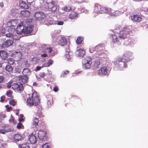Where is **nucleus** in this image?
Here are the masks:
<instances>
[{
    "instance_id": "1",
    "label": "nucleus",
    "mask_w": 148,
    "mask_h": 148,
    "mask_svg": "<svg viewBox=\"0 0 148 148\" xmlns=\"http://www.w3.org/2000/svg\"><path fill=\"white\" fill-rule=\"evenodd\" d=\"M133 31L134 29L132 27H125L122 31H120L119 38L123 40L128 38L130 36L133 35Z\"/></svg>"
},
{
    "instance_id": "2",
    "label": "nucleus",
    "mask_w": 148,
    "mask_h": 148,
    "mask_svg": "<svg viewBox=\"0 0 148 148\" xmlns=\"http://www.w3.org/2000/svg\"><path fill=\"white\" fill-rule=\"evenodd\" d=\"M46 2L48 6L49 10L52 12H55L57 8L55 4V2L53 0H43Z\"/></svg>"
},
{
    "instance_id": "3",
    "label": "nucleus",
    "mask_w": 148,
    "mask_h": 148,
    "mask_svg": "<svg viewBox=\"0 0 148 148\" xmlns=\"http://www.w3.org/2000/svg\"><path fill=\"white\" fill-rule=\"evenodd\" d=\"M92 59L90 57H87L82 60L83 66L86 69L90 68L92 64Z\"/></svg>"
},
{
    "instance_id": "4",
    "label": "nucleus",
    "mask_w": 148,
    "mask_h": 148,
    "mask_svg": "<svg viewBox=\"0 0 148 148\" xmlns=\"http://www.w3.org/2000/svg\"><path fill=\"white\" fill-rule=\"evenodd\" d=\"M127 62L123 58H119L116 62V64H115V66L119 68H126L127 67L126 64Z\"/></svg>"
},
{
    "instance_id": "5",
    "label": "nucleus",
    "mask_w": 148,
    "mask_h": 148,
    "mask_svg": "<svg viewBox=\"0 0 148 148\" xmlns=\"http://www.w3.org/2000/svg\"><path fill=\"white\" fill-rule=\"evenodd\" d=\"M5 39L4 38L1 39L0 41L1 47L2 48L8 47L12 45L13 41L11 40H8L5 42Z\"/></svg>"
},
{
    "instance_id": "6",
    "label": "nucleus",
    "mask_w": 148,
    "mask_h": 148,
    "mask_svg": "<svg viewBox=\"0 0 148 148\" xmlns=\"http://www.w3.org/2000/svg\"><path fill=\"white\" fill-rule=\"evenodd\" d=\"M12 88L14 90L19 92L23 91V90L22 84L20 82L14 83L12 85Z\"/></svg>"
},
{
    "instance_id": "7",
    "label": "nucleus",
    "mask_w": 148,
    "mask_h": 148,
    "mask_svg": "<svg viewBox=\"0 0 148 148\" xmlns=\"http://www.w3.org/2000/svg\"><path fill=\"white\" fill-rule=\"evenodd\" d=\"M38 136L39 139L41 141H45L47 140V134L45 131H39L38 133Z\"/></svg>"
},
{
    "instance_id": "8",
    "label": "nucleus",
    "mask_w": 148,
    "mask_h": 148,
    "mask_svg": "<svg viewBox=\"0 0 148 148\" xmlns=\"http://www.w3.org/2000/svg\"><path fill=\"white\" fill-rule=\"evenodd\" d=\"M34 16L36 20H42L45 18V15L43 12H39L36 13Z\"/></svg>"
},
{
    "instance_id": "9",
    "label": "nucleus",
    "mask_w": 148,
    "mask_h": 148,
    "mask_svg": "<svg viewBox=\"0 0 148 148\" xmlns=\"http://www.w3.org/2000/svg\"><path fill=\"white\" fill-rule=\"evenodd\" d=\"M66 46L67 47V48L66 49L65 56L67 58L68 60L69 61L72 58L73 53L70 51L69 45H66Z\"/></svg>"
},
{
    "instance_id": "10",
    "label": "nucleus",
    "mask_w": 148,
    "mask_h": 148,
    "mask_svg": "<svg viewBox=\"0 0 148 148\" xmlns=\"http://www.w3.org/2000/svg\"><path fill=\"white\" fill-rule=\"evenodd\" d=\"M132 53L129 51H127L123 54V58L128 62L132 58Z\"/></svg>"
},
{
    "instance_id": "11",
    "label": "nucleus",
    "mask_w": 148,
    "mask_h": 148,
    "mask_svg": "<svg viewBox=\"0 0 148 148\" xmlns=\"http://www.w3.org/2000/svg\"><path fill=\"white\" fill-rule=\"evenodd\" d=\"M39 103L38 102H35V101L32 99L30 97L27 98V105L29 106H38L39 107H40V106L38 105Z\"/></svg>"
},
{
    "instance_id": "12",
    "label": "nucleus",
    "mask_w": 148,
    "mask_h": 148,
    "mask_svg": "<svg viewBox=\"0 0 148 148\" xmlns=\"http://www.w3.org/2000/svg\"><path fill=\"white\" fill-rule=\"evenodd\" d=\"M22 56V54L20 52L15 51L12 54V57L16 61H18L20 60Z\"/></svg>"
},
{
    "instance_id": "13",
    "label": "nucleus",
    "mask_w": 148,
    "mask_h": 148,
    "mask_svg": "<svg viewBox=\"0 0 148 148\" xmlns=\"http://www.w3.org/2000/svg\"><path fill=\"white\" fill-rule=\"evenodd\" d=\"M53 50L50 47H45L43 49L42 51V52L44 53H45L47 52L49 56H53L55 54V52L52 53Z\"/></svg>"
},
{
    "instance_id": "14",
    "label": "nucleus",
    "mask_w": 148,
    "mask_h": 148,
    "mask_svg": "<svg viewBox=\"0 0 148 148\" xmlns=\"http://www.w3.org/2000/svg\"><path fill=\"white\" fill-rule=\"evenodd\" d=\"M32 99L35 101V102L39 103L40 99L37 92L34 91L32 93V96L31 97Z\"/></svg>"
},
{
    "instance_id": "15",
    "label": "nucleus",
    "mask_w": 148,
    "mask_h": 148,
    "mask_svg": "<svg viewBox=\"0 0 148 148\" xmlns=\"http://www.w3.org/2000/svg\"><path fill=\"white\" fill-rule=\"evenodd\" d=\"M67 41L66 38L65 37H61L60 39L59 42V44L60 45L62 46H65L66 49L67 48V47L66 45H68L66 44Z\"/></svg>"
},
{
    "instance_id": "16",
    "label": "nucleus",
    "mask_w": 148,
    "mask_h": 148,
    "mask_svg": "<svg viewBox=\"0 0 148 148\" xmlns=\"http://www.w3.org/2000/svg\"><path fill=\"white\" fill-rule=\"evenodd\" d=\"M25 27L21 25H18L16 28V32L17 34H21L23 33H24Z\"/></svg>"
},
{
    "instance_id": "17",
    "label": "nucleus",
    "mask_w": 148,
    "mask_h": 148,
    "mask_svg": "<svg viewBox=\"0 0 148 148\" xmlns=\"http://www.w3.org/2000/svg\"><path fill=\"white\" fill-rule=\"evenodd\" d=\"M34 26L30 25L29 26L25 27L24 34H29L31 33L33 29Z\"/></svg>"
},
{
    "instance_id": "18",
    "label": "nucleus",
    "mask_w": 148,
    "mask_h": 148,
    "mask_svg": "<svg viewBox=\"0 0 148 148\" xmlns=\"http://www.w3.org/2000/svg\"><path fill=\"white\" fill-rule=\"evenodd\" d=\"M107 71L108 70L106 67H102L99 70L98 74L100 76L105 75L107 74Z\"/></svg>"
},
{
    "instance_id": "19",
    "label": "nucleus",
    "mask_w": 148,
    "mask_h": 148,
    "mask_svg": "<svg viewBox=\"0 0 148 148\" xmlns=\"http://www.w3.org/2000/svg\"><path fill=\"white\" fill-rule=\"evenodd\" d=\"M131 19L134 21L139 22L142 21V18L139 15L137 14L132 16Z\"/></svg>"
},
{
    "instance_id": "20",
    "label": "nucleus",
    "mask_w": 148,
    "mask_h": 148,
    "mask_svg": "<svg viewBox=\"0 0 148 148\" xmlns=\"http://www.w3.org/2000/svg\"><path fill=\"white\" fill-rule=\"evenodd\" d=\"M78 14L76 12L72 11L71 12L69 15V18L71 20L75 19L78 17Z\"/></svg>"
},
{
    "instance_id": "21",
    "label": "nucleus",
    "mask_w": 148,
    "mask_h": 148,
    "mask_svg": "<svg viewBox=\"0 0 148 148\" xmlns=\"http://www.w3.org/2000/svg\"><path fill=\"white\" fill-rule=\"evenodd\" d=\"M8 53L5 51L1 50L0 51V56L3 60H5L8 57Z\"/></svg>"
},
{
    "instance_id": "22",
    "label": "nucleus",
    "mask_w": 148,
    "mask_h": 148,
    "mask_svg": "<svg viewBox=\"0 0 148 148\" xmlns=\"http://www.w3.org/2000/svg\"><path fill=\"white\" fill-rule=\"evenodd\" d=\"M29 139L30 142L32 144L35 143L36 142V139L35 136L31 134L29 135Z\"/></svg>"
},
{
    "instance_id": "23",
    "label": "nucleus",
    "mask_w": 148,
    "mask_h": 148,
    "mask_svg": "<svg viewBox=\"0 0 148 148\" xmlns=\"http://www.w3.org/2000/svg\"><path fill=\"white\" fill-rule=\"evenodd\" d=\"M31 72L29 69L24 68L23 69L22 73L23 75L27 76L31 75Z\"/></svg>"
},
{
    "instance_id": "24",
    "label": "nucleus",
    "mask_w": 148,
    "mask_h": 148,
    "mask_svg": "<svg viewBox=\"0 0 148 148\" xmlns=\"http://www.w3.org/2000/svg\"><path fill=\"white\" fill-rule=\"evenodd\" d=\"M19 6L24 9H27L29 8L28 5L24 1H20Z\"/></svg>"
},
{
    "instance_id": "25",
    "label": "nucleus",
    "mask_w": 148,
    "mask_h": 148,
    "mask_svg": "<svg viewBox=\"0 0 148 148\" xmlns=\"http://www.w3.org/2000/svg\"><path fill=\"white\" fill-rule=\"evenodd\" d=\"M100 64V60H99L97 59L95 60L94 61L93 65V68L94 69H96L98 68Z\"/></svg>"
},
{
    "instance_id": "26",
    "label": "nucleus",
    "mask_w": 148,
    "mask_h": 148,
    "mask_svg": "<svg viewBox=\"0 0 148 148\" xmlns=\"http://www.w3.org/2000/svg\"><path fill=\"white\" fill-rule=\"evenodd\" d=\"M38 122L39 120L38 118H34L33 120V125L34 127L36 129H38L40 126L38 125Z\"/></svg>"
},
{
    "instance_id": "27",
    "label": "nucleus",
    "mask_w": 148,
    "mask_h": 148,
    "mask_svg": "<svg viewBox=\"0 0 148 148\" xmlns=\"http://www.w3.org/2000/svg\"><path fill=\"white\" fill-rule=\"evenodd\" d=\"M20 14L23 16L27 17L30 15V12L27 10H23L21 12Z\"/></svg>"
},
{
    "instance_id": "28",
    "label": "nucleus",
    "mask_w": 148,
    "mask_h": 148,
    "mask_svg": "<svg viewBox=\"0 0 148 148\" xmlns=\"http://www.w3.org/2000/svg\"><path fill=\"white\" fill-rule=\"evenodd\" d=\"M14 140L17 142L20 140H22L23 139V138L20 135L16 134L14 135Z\"/></svg>"
},
{
    "instance_id": "29",
    "label": "nucleus",
    "mask_w": 148,
    "mask_h": 148,
    "mask_svg": "<svg viewBox=\"0 0 148 148\" xmlns=\"http://www.w3.org/2000/svg\"><path fill=\"white\" fill-rule=\"evenodd\" d=\"M76 53L78 56L83 57L85 54V51L84 50L80 49L76 52Z\"/></svg>"
},
{
    "instance_id": "30",
    "label": "nucleus",
    "mask_w": 148,
    "mask_h": 148,
    "mask_svg": "<svg viewBox=\"0 0 148 148\" xmlns=\"http://www.w3.org/2000/svg\"><path fill=\"white\" fill-rule=\"evenodd\" d=\"M100 7V5L97 3L95 4L94 9L95 12L99 13Z\"/></svg>"
},
{
    "instance_id": "31",
    "label": "nucleus",
    "mask_w": 148,
    "mask_h": 148,
    "mask_svg": "<svg viewBox=\"0 0 148 148\" xmlns=\"http://www.w3.org/2000/svg\"><path fill=\"white\" fill-rule=\"evenodd\" d=\"M112 41L114 43H116L120 41V38H119V36L117 37L115 34H112Z\"/></svg>"
},
{
    "instance_id": "32",
    "label": "nucleus",
    "mask_w": 148,
    "mask_h": 148,
    "mask_svg": "<svg viewBox=\"0 0 148 148\" xmlns=\"http://www.w3.org/2000/svg\"><path fill=\"white\" fill-rule=\"evenodd\" d=\"M28 79V77L27 76L24 75L20 78V80L21 81L22 83L25 84L27 82Z\"/></svg>"
},
{
    "instance_id": "33",
    "label": "nucleus",
    "mask_w": 148,
    "mask_h": 148,
    "mask_svg": "<svg viewBox=\"0 0 148 148\" xmlns=\"http://www.w3.org/2000/svg\"><path fill=\"white\" fill-rule=\"evenodd\" d=\"M53 103V100L52 97L49 98H48L47 101V104L48 107H51Z\"/></svg>"
},
{
    "instance_id": "34",
    "label": "nucleus",
    "mask_w": 148,
    "mask_h": 148,
    "mask_svg": "<svg viewBox=\"0 0 148 148\" xmlns=\"http://www.w3.org/2000/svg\"><path fill=\"white\" fill-rule=\"evenodd\" d=\"M5 69L6 71L10 73L13 72V68L12 66L10 65H8L5 67Z\"/></svg>"
},
{
    "instance_id": "35",
    "label": "nucleus",
    "mask_w": 148,
    "mask_h": 148,
    "mask_svg": "<svg viewBox=\"0 0 148 148\" xmlns=\"http://www.w3.org/2000/svg\"><path fill=\"white\" fill-rule=\"evenodd\" d=\"M6 36L7 37L11 38L14 40H17L18 39L16 38V36H14L11 33L6 34Z\"/></svg>"
},
{
    "instance_id": "36",
    "label": "nucleus",
    "mask_w": 148,
    "mask_h": 148,
    "mask_svg": "<svg viewBox=\"0 0 148 148\" xmlns=\"http://www.w3.org/2000/svg\"><path fill=\"white\" fill-rule=\"evenodd\" d=\"M18 147L20 148H29V145L27 143L19 144Z\"/></svg>"
},
{
    "instance_id": "37",
    "label": "nucleus",
    "mask_w": 148,
    "mask_h": 148,
    "mask_svg": "<svg viewBox=\"0 0 148 148\" xmlns=\"http://www.w3.org/2000/svg\"><path fill=\"white\" fill-rule=\"evenodd\" d=\"M4 129H0V133L3 134H5L7 132H10L11 131L10 129H8L7 130L4 129L5 128V127H3Z\"/></svg>"
},
{
    "instance_id": "38",
    "label": "nucleus",
    "mask_w": 148,
    "mask_h": 148,
    "mask_svg": "<svg viewBox=\"0 0 148 148\" xmlns=\"http://www.w3.org/2000/svg\"><path fill=\"white\" fill-rule=\"evenodd\" d=\"M6 94L7 95L8 97L9 98L8 99H11L13 98V97L12 95V91L9 90L7 91Z\"/></svg>"
},
{
    "instance_id": "39",
    "label": "nucleus",
    "mask_w": 148,
    "mask_h": 148,
    "mask_svg": "<svg viewBox=\"0 0 148 148\" xmlns=\"http://www.w3.org/2000/svg\"><path fill=\"white\" fill-rule=\"evenodd\" d=\"M112 12H113V10L110 8L106 7L105 13L108 14L110 15V13H111Z\"/></svg>"
},
{
    "instance_id": "40",
    "label": "nucleus",
    "mask_w": 148,
    "mask_h": 148,
    "mask_svg": "<svg viewBox=\"0 0 148 148\" xmlns=\"http://www.w3.org/2000/svg\"><path fill=\"white\" fill-rule=\"evenodd\" d=\"M62 9L66 12H69L71 10V8L70 6H66Z\"/></svg>"
},
{
    "instance_id": "41",
    "label": "nucleus",
    "mask_w": 148,
    "mask_h": 148,
    "mask_svg": "<svg viewBox=\"0 0 148 148\" xmlns=\"http://www.w3.org/2000/svg\"><path fill=\"white\" fill-rule=\"evenodd\" d=\"M119 14V12L118 11H114L113 10V12H112L111 13H110V16H118Z\"/></svg>"
},
{
    "instance_id": "42",
    "label": "nucleus",
    "mask_w": 148,
    "mask_h": 148,
    "mask_svg": "<svg viewBox=\"0 0 148 148\" xmlns=\"http://www.w3.org/2000/svg\"><path fill=\"white\" fill-rule=\"evenodd\" d=\"M83 38L81 37H79L77 38L76 42L77 44H80L82 43V41L83 40Z\"/></svg>"
},
{
    "instance_id": "43",
    "label": "nucleus",
    "mask_w": 148,
    "mask_h": 148,
    "mask_svg": "<svg viewBox=\"0 0 148 148\" xmlns=\"http://www.w3.org/2000/svg\"><path fill=\"white\" fill-rule=\"evenodd\" d=\"M8 63L10 64H13L14 63L15 60L12 58H8L7 60Z\"/></svg>"
},
{
    "instance_id": "44",
    "label": "nucleus",
    "mask_w": 148,
    "mask_h": 148,
    "mask_svg": "<svg viewBox=\"0 0 148 148\" xmlns=\"http://www.w3.org/2000/svg\"><path fill=\"white\" fill-rule=\"evenodd\" d=\"M106 7L101 5L99 13H105Z\"/></svg>"
},
{
    "instance_id": "45",
    "label": "nucleus",
    "mask_w": 148,
    "mask_h": 148,
    "mask_svg": "<svg viewBox=\"0 0 148 148\" xmlns=\"http://www.w3.org/2000/svg\"><path fill=\"white\" fill-rule=\"evenodd\" d=\"M51 144L50 143H46L42 146V148H50Z\"/></svg>"
},
{
    "instance_id": "46",
    "label": "nucleus",
    "mask_w": 148,
    "mask_h": 148,
    "mask_svg": "<svg viewBox=\"0 0 148 148\" xmlns=\"http://www.w3.org/2000/svg\"><path fill=\"white\" fill-rule=\"evenodd\" d=\"M53 61L52 60L49 59V60L47 62V66L48 67L50 66V65H51L53 63Z\"/></svg>"
},
{
    "instance_id": "47",
    "label": "nucleus",
    "mask_w": 148,
    "mask_h": 148,
    "mask_svg": "<svg viewBox=\"0 0 148 148\" xmlns=\"http://www.w3.org/2000/svg\"><path fill=\"white\" fill-rule=\"evenodd\" d=\"M9 102L10 104L12 105L13 106H14L16 105V102L14 99L10 100Z\"/></svg>"
},
{
    "instance_id": "48",
    "label": "nucleus",
    "mask_w": 148,
    "mask_h": 148,
    "mask_svg": "<svg viewBox=\"0 0 148 148\" xmlns=\"http://www.w3.org/2000/svg\"><path fill=\"white\" fill-rule=\"evenodd\" d=\"M6 108H7V111L8 112H9L10 110L12 109V107L11 106L9 107L8 105L6 106Z\"/></svg>"
},
{
    "instance_id": "49",
    "label": "nucleus",
    "mask_w": 148,
    "mask_h": 148,
    "mask_svg": "<svg viewBox=\"0 0 148 148\" xmlns=\"http://www.w3.org/2000/svg\"><path fill=\"white\" fill-rule=\"evenodd\" d=\"M46 75V74L44 72L40 73L39 74V76L41 78H43Z\"/></svg>"
},
{
    "instance_id": "50",
    "label": "nucleus",
    "mask_w": 148,
    "mask_h": 148,
    "mask_svg": "<svg viewBox=\"0 0 148 148\" xmlns=\"http://www.w3.org/2000/svg\"><path fill=\"white\" fill-rule=\"evenodd\" d=\"M5 97L3 95L1 97L0 102H3L4 101Z\"/></svg>"
},
{
    "instance_id": "51",
    "label": "nucleus",
    "mask_w": 148,
    "mask_h": 148,
    "mask_svg": "<svg viewBox=\"0 0 148 148\" xmlns=\"http://www.w3.org/2000/svg\"><path fill=\"white\" fill-rule=\"evenodd\" d=\"M32 21V18L27 19L25 20V22L27 23H31Z\"/></svg>"
},
{
    "instance_id": "52",
    "label": "nucleus",
    "mask_w": 148,
    "mask_h": 148,
    "mask_svg": "<svg viewBox=\"0 0 148 148\" xmlns=\"http://www.w3.org/2000/svg\"><path fill=\"white\" fill-rule=\"evenodd\" d=\"M53 90L55 92H57L59 88L58 87L56 86L53 88Z\"/></svg>"
},
{
    "instance_id": "53",
    "label": "nucleus",
    "mask_w": 148,
    "mask_h": 148,
    "mask_svg": "<svg viewBox=\"0 0 148 148\" xmlns=\"http://www.w3.org/2000/svg\"><path fill=\"white\" fill-rule=\"evenodd\" d=\"M22 125V124L21 123H19L16 126L17 127L18 129H21V127Z\"/></svg>"
},
{
    "instance_id": "54",
    "label": "nucleus",
    "mask_w": 148,
    "mask_h": 148,
    "mask_svg": "<svg viewBox=\"0 0 148 148\" xmlns=\"http://www.w3.org/2000/svg\"><path fill=\"white\" fill-rule=\"evenodd\" d=\"M64 22L62 21H59L58 22L57 24L59 25H63Z\"/></svg>"
},
{
    "instance_id": "55",
    "label": "nucleus",
    "mask_w": 148,
    "mask_h": 148,
    "mask_svg": "<svg viewBox=\"0 0 148 148\" xmlns=\"http://www.w3.org/2000/svg\"><path fill=\"white\" fill-rule=\"evenodd\" d=\"M41 56L43 58L47 57V55L46 53L44 54H41Z\"/></svg>"
},
{
    "instance_id": "56",
    "label": "nucleus",
    "mask_w": 148,
    "mask_h": 148,
    "mask_svg": "<svg viewBox=\"0 0 148 148\" xmlns=\"http://www.w3.org/2000/svg\"><path fill=\"white\" fill-rule=\"evenodd\" d=\"M27 2L31 4L34 1V0H27Z\"/></svg>"
},
{
    "instance_id": "57",
    "label": "nucleus",
    "mask_w": 148,
    "mask_h": 148,
    "mask_svg": "<svg viewBox=\"0 0 148 148\" xmlns=\"http://www.w3.org/2000/svg\"><path fill=\"white\" fill-rule=\"evenodd\" d=\"M47 63H45L43 64L41 68L44 67H48L47 66Z\"/></svg>"
},
{
    "instance_id": "58",
    "label": "nucleus",
    "mask_w": 148,
    "mask_h": 148,
    "mask_svg": "<svg viewBox=\"0 0 148 148\" xmlns=\"http://www.w3.org/2000/svg\"><path fill=\"white\" fill-rule=\"evenodd\" d=\"M3 79L4 77L3 76H0V83L3 81Z\"/></svg>"
},
{
    "instance_id": "59",
    "label": "nucleus",
    "mask_w": 148,
    "mask_h": 148,
    "mask_svg": "<svg viewBox=\"0 0 148 148\" xmlns=\"http://www.w3.org/2000/svg\"><path fill=\"white\" fill-rule=\"evenodd\" d=\"M37 115H38V116L39 117H43V116L42 115V114L41 113H38L37 114Z\"/></svg>"
},
{
    "instance_id": "60",
    "label": "nucleus",
    "mask_w": 148,
    "mask_h": 148,
    "mask_svg": "<svg viewBox=\"0 0 148 148\" xmlns=\"http://www.w3.org/2000/svg\"><path fill=\"white\" fill-rule=\"evenodd\" d=\"M25 66H26V67H29L30 66V64H28V62H27L25 63Z\"/></svg>"
},
{
    "instance_id": "61",
    "label": "nucleus",
    "mask_w": 148,
    "mask_h": 148,
    "mask_svg": "<svg viewBox=\"0 0 148 148\" xmlns=\"http://www.w3.org/2000/svg\"><path fill=\"white\" fill-rule=\"evenodd\" d=\"M69 73V71L68 70H66V71H65L64 72L63 74L64 75H66L68 73Z\"/></svg>"
},
{
    "instance_id": "62",
    "label": "nucleus",
    "mask_w": 148,
    "mask_h": 148,
    "mask_svg": "<svg viewBox=\"0 0 148 148\" xmlns=\"http://www.w3.org/2000/svg\"><path fill=\"white\" fill-rule=\"evenodd\" d=\"M41 67L40 66H37L36 67V69L37 71H39L41 69Z\"/></svg>"
},
{
    "instance_id": "63",
    "label": "nucleus",
    "mask_w": 148,
    "mask_h": 148,
    "mask_svg": "<svg viewBox=\"0 0 148 148\" xmlns=\"http://www.w3.org/2000/svg\"><path fill=\"white\" fill-rule=\"evenodd\" d=\"M3 5H4V4L2 2H1L0 3V6L1 7H3Z\"/></svg>"
},
{
    "instance_id": "64",
    "label": "nucleus",
    "mask_w": 148,
    "mask_h": 148,
    "mask_svg": "<svg viewBox=\"0 0 148 148\" xmlns=\"http://www.w3.org/2000/svg\"><path fill=\"white\" fill-rule=\"evenodd\" d=\"M24 120V119H23V118H20L19 119V121L20 122H21L22 121H23Z\"/></svg>"
}]
</instances>
